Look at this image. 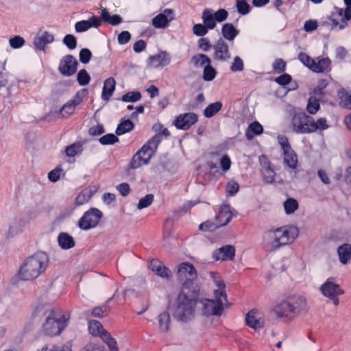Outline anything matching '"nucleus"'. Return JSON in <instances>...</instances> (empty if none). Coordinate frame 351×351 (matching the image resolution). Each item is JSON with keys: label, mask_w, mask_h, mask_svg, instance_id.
<instances>
[{"label": "nucleus", "mask_w": 351, "mask_h": 351, "mask_svg": "<svg viewBox=\"0 0 351 351\" xmlns=\"http://www.w3.org/2000/svg\"><path fill=\"white\" fill-rule=\"evenodd\" d=\"M199 293L189 291L186 287L181 289L170 308L172 316L176 321L187 323L194 319Z\"/></svg>", "instance_id": "f257e3e1"}, {"label": "nucleus", "mask_w": 351, "mask_h": 351, "mask_svg": "<svg viewBox=\"0 0 351 351\" xmlns=\"http://www.w3.org/2000/svg\"><path fill=\"white\" fill-rule=\"evenodd\" d=\"M307 311V300L300 295L287 298L274 308L276 316L284 322H291L300 314Z\"/></svg>", "instance_id": "f03ea898"}, {"label": "nucleus", "mask_w": 351, "mask_h": 351, "mask_svg": "<svg viewBox=\"0 0 351 351\" xmlns=\"http://www.w3.org/2000/svg\"><path fill=\"white\" fill-rule=\"evenodd\" d=\"M39 313L47 315L46 321L43 325V330L47 335H58L67 326L69 317L62 315L58 311H55L49 306H38L34 310V314Z\"/></svg>", "instance_id": "7ed1b4c3"}, {"label": "nucleus", "mask_w": 351, "mask_h": 351, "mask_svg": "<svg viewBox=\"0 0 351 351\" xmlns=\"http://www.w3.org/2000/svg\"><path fill=\"white\" fill-rule=\"evenodd\" d=\"M48 255L38 252L27 258L19 269V277L23 280H31L44 273L49 265Z\"/></svg>", "instance_id": "20e7f679"}, {"label": "nucleus", "mask_w": 351, "mask_h": 351, "mask_svg": "<svg viewBox=\"0 0 351 351\" xmlns=\"http://www.w3.org/2000/svg\"><path fill=\"white\" fill-rule=\"evenodd\" d=\"M161 142V135L156 134L138 150L132 157L130 163L131 169H135L147 165L154 155L158 145Z\"/></svg>", "instance_id": "39448f33"}, {"label": "nucleus", "mask_w": 351, "mask_h": 351, "mask_svg": "<svg viewBox=\"0 0 351 351\" xmlns=\"http://www.w3.org/2000/svg\"><path fill=\"white\" fill-rule=\"evenodd\" d=\"M299 230L296 226H288L278 228L269 232L271 244L274 249L293 243L298 236Z\"/></svg>", "instance_id": "423d86ee"}, {"label": "nucleus", "mask_w": 351, "mask_h": 351, "mask_svg": "<svg viewBox=\"0 0 351 351\" xmlns=\"http://www.w3.org/2000/svg\"><path fill=\"white\" fill-rule=\"evenodd\" d=\"M197 274L194 266L187 262L181 263L178 269V278L182 282L181 289L186 288L193 292L199 291V287L196 282Z\"/></svg>", "instance_id": "0eeeda50"}, {"label": "nucleus", "mask_w": 351, "mask_h": 351, "mask_svg": "<svg viewBox=\"0 0 351 351\" xmlns=\"http://www.w3.org/2000/svg\"><path fill=\"white\" fill-rule=\"evenodd\" d=\"M278 144L282 151L283 164L292 170L297 169L298 158L295 152L292 149L288 138L285 135L277 137Z\"/></svg>", "instance_id": "6e6552de"}, {"label": "nucleus", "mask_w": 351, "mask_h": 351, "mask_svg": "<svg viewBox=\"0 0 351 351\" xmlns=\"http://www.w3.org/2000/svg\"><path fill=\"white\" fill-rule=\"evenodd\" d=\"M102 213L97 208H92L84 213L78 221L82 230H87L96 227L102 217Z\"/></svg>", "instance_id": "1a4fd4ad"}, {"label": "nucleus", "mask_w": 351, "mask_h": 351, "mask_svg": "<svg viewBox=\"0 0 351 351\" xmlns=\"http://www.w3.org/2000/svg\"><path fill=\"white\" fill-rule=\"evenodd\" d=\"M222 297L215 298V300L202 299V311L205 316L220 315L223 310V306L226 304Z\"/></svg>", "instance_id": "9d476101"}, {"label": "nucleus", "mask_w": 351, "mask_h": 351, "mask_svg": "<svg viewBox=\"0 0 351 351\" xmlns=\"http://www.w3.org/2000/svg\"><path fill=\"white\" fill-rule=\"evenodd\" d=\"M311 117L304 112L295 113L291 123L293 132L300 134L310 133Z\"/></svg>", "instance_id": "9b49d317"}, {"label": "nucleus", "mask_w": 351, "mask_h": 351, "mask_svg": "<svg viewBox=\"0 0 351 351\" xmlns=\"http://www.w3.org/2000/svg\"><path fill=\"white\" fill-rule=\"evenodd\" d=\"M88 91L86 89H82L78 91L71 99L68 101L61 108L59 112V116L62 118H68L72 115L75 110V107L82 102L83 98L86 97Z\"/></svg>", "instance_id": "f8f14e48"}, {"label": "nucleus", "mask_w": 351, "mask_h": 351, "mask_svg": "<svg viewBox=\"0 0 351 351\" xmlns=\"http://www.w3.org/2000/svg\"><path fill=\"white\" fill-rule=\"evenodd\" d=\"M78 62L72 55L64 56L59 64L58 70L64 76H71L77 71Z\"/></svg>", "instance_id": "ddd939ff"}, {"label": "nucleus", "mask_w": 351, "mask_h": 351, "mask_svg": "<svg viewBox=\"0 0 351 351\" xmlns=\"http://www.w3.org/2000/svg\"><path fill=\"white\" fill-rule=\"evenodd\" d=\"M213 48L214 49V60L225 62L230 58L228 45L223 38H219L213 46Z\"/></svg>", "instance_id": "4468645a"}, {"label": "nucleus", "mask_w": 351, "mask_h": 351, "mask_svg": "<svg viewBox=\"0 0 351 351\" xmlns=\"http://www.w3.org/2000/svg\"><path fill=\"white\" fill-rule=\"evenodd\" d=\"M198 117L193 112H186L180 114L174 121V125L178 128L186 130L197 121Z\"/></svg>", "instance_id": "2eb2a0df"}, {"label": "nucleus", "mask_w": 351, "mask_h": 351, "mask_svg": "<svg viewBox=\"0 0 351 351\" xmlns=\"http://www.w3.org/2000/svg\"><path fill=\"white\" fill-rule=\"evenodd\" d=\"M319 290L323 295L328 298L344 293V291L340 288L339 285L334 282L332 278H328L326 282L321 285Z\"/></svg>", "instance_id": "dca6fc26"}, {"label": "nucleus", "mask_w": 351, "mask_h": 351, "mask_svg": "<svg viewBox=\"0 0 351 351\" xmlns=\"http://www.w3.org/2000/svg\"><path fill=\"white\" fill-rule=\"evenodd\" d=\"M173 19V11L171 9H165L152 19V25L156 28H165Z\"/></svg>", "instance_id": "f3484780"}, {"label": "nucleus", "mask_w": 351, "mask_h": 351, "mask_svg": "<svg viewBox=\"0 0 351 351\" xmlns=\"http://www.w3.org/2000/svg\"><path fill=\"white\" fill-rule=\"evenodd\" d=\"M210 277L217 287L214 290L215 298L222 297L225 302H227V294L225 291L226 285L220 275L217 272L210 271Z\"/></svg>", "instance_id": "a211bd4d"}, {"label": "nucleus", "mask_w": 351, "mask_h": 351, "mask_svg": "<svg viewBox=\"0 0 351 351\" xmlns=\"http://www.w3.org/2000/svg\"><path fill=\"white\" fill-rule=\"evenodd\" d=\"M101 24V21L97 16H93L88 20H82L75 24V29L77 32H84L92 27L97 28Z\"/></svg>", "instance_id": "6ab92c4d"}, {"label": "nucleus", "mask_w": 351, "mask_h": 351, "mask_svg": "<svg viewBox=\"0 0 351 351\" xmlns=\"http://www.w3.org/2000/svg\"><path fill=\"white\" fill-rule=\"evenodd\" d=\"M171 57L166 51H160L158 54L149 58L148 64L151 67L158 68L165 66L170 63Z\"/></svg>", "instance_id": "aec40b11"}, {"label": "nucleus", "mask_w": 351, "mask_h": 351, "mask_svg": "<svg viewBox=\"0 0 351 351\" xmlns=\"http://www.w3.org/2000/svg\"><path fill=\"white\" fill-rule=\"evenodd\" d=\"M245 321L246 324L254 330H259L264 326V321L261 319L260 314L255 310H252L247 313Z\"/></svg>", "instance_id": "412c9836"}, {"label": "nucleus", "mask_w": 351, "mask_h": 351, "mask_svg": "<svg viewBox=\"0 0 351 351\" xmlns=\"http://www.w3.org/2000/svg\"><path fill=\"white\" fill-rule=\"evenodd\" d=\"M53 35L47 31H45L34 38L33 43L36 49L43 51L45 45L53 43Z\"/></svg>", "instance_id": "4be33fe9"}, {"label": "nucleus", "mask_w": 351, "mask_h": 351, "mask_svg": "<svg viewBox=\"0 0 351 351\" xmlns=\"http://www.w3.org/2000/svg\"><path fill=\"white\" fill-rule=\"evenodd\" d=\"M232 214L228 205L223 204L219 208L218 214L215 217V221H217L220 227L227 225L231 220Z\"/></svg>", "instance_id": "5701e85b"}, {"label": "nucleus", "mask_w": 351, "mask_h": 351, "mask_svg": "<svg viewBox=\"0 0 351 351\" xmlns=\"http://www.w3.org/2000/svg\"><path fill=\"white\" fill-rule=\"evenodd\" d=\"M235 254V249L232 245H226L215 251L213 257L216 261L232 260Z\"/></svg>", "instance_id": "b1692460"}, {"label": "nucleus", "mask_w": 351, "mask_h": 351, "mask_svg": "<svg viewBox=\"0 0 351 351\" xmlns=\"http://www.w3.org/2000/svg\"><path fill=\"white\" fill-rule=\"evenodd\" d=\"M149 268L162 278L168 279L171 276L170 270L157 259H154L150 262Z\"/></svg>", "instance_id": "393cba45"}, {"label": "nucleus", "mask_w": 351, "mask_h": 351, "mask_svg": "<svg viewBox=\"0 0 351 351\" xmlns=\"http://www.w3.org/2000/svg\"><path fill=\"white\" fill-rule=\"evenodd\" d=\"M116 81L114 77H110L104 81L102 90L101 98L108 101L114 93L115 90Z\"/></svg>", "instance_id": "a878e982"}, {"label": "nucleus", "mask_w": 351, "mask_h": 351, "mask_svg": "<svg viewBox=\"0 0 351 351\" xmlns=\"http://www.w3.org/2000/svg\"><path fill=\"white\" fill-rule=\"evenodd\" d=\"M337 254L339 262L343 265H346L351 261V245L343 243L337 248Z\"/></svg>", "instance_id": "bb28decb"}, {"label": "nucleus", "mask_w": 351, "mask_h": 351, "mask_svg": "<svg viewBox=\"0 0 351 351\" xmlns=\"http://www.w3.org/2000/svg\"><path fill=\"white\" fill-rule=\"evenodd\" d=\"M58 242L60 247L63 250H69L73 247L75 242L72 236L66 232H61L58 237Z\"/></svg>", "instance_id": "cd10ccee"}, {"label": "nucleus", "mask_w": 351, "mask_h": 351, "mask_svg": "<svg viewBox=\"0 0 351 351\" xmlns=\"http://www.w3.org/2000/svg\"><path fill=\"white\" fill-rule=\"evenodd\" d=\"M221 34L223 37L229 40L233 41L235 37L239 34V30L232 23H225L221 28Z\"/></svg>", "instance_id": "c85d7f7f"}, {"label": "nucleus", "mask_w": 351, "mask_h": 351, "mask_svg": "<svg viewBox=\"0 0 351 351\" xmlns=\"http://www.w3.org/2000/svg\"><path fill=\"white\" fill-rule=\"evenodd\" d=\"M101 17L102 20L111 25H117L122 23L123 19L117 14L111 16L106 8L101 9Z\"/></svg>", "instance_id": "c756f323"}, {"label": "nucleus", "mask_w": 351, "mask_h": 351, "mask_svg": "<svg viewBox=\"0 0 351 351\" xmlns=\"http://www.w3.org/2000/svg\"><path fill=\"white\" fill-rule=\"evenodd\" d=\"M21 232V221L16 219H12L8 225V229L5 232L7 238H12Z\"/></svg>", "instance_id": "7c9ffc66"}, {"label": "nucleus", "mask_w": 351, "mask_h": 351, "mask_svg": "<svg viewBox=\"0 0 351 351\" xmlns=\"http://www.w3.org/2000/svg\"><path fill=\"white\" fill-rule=\"evenodd\" d=\"M263 132V126L258 122L250 123L245 131V136L247 140H251L255 135H260Z\"/></svg>", "instance_id": "2f4dec72"}, {"label": "nucleus", "mask_w": 351, "mask_h": 351, "mask_svg": "<svg viewBox=\"0 0 351 351\" xmlns=\"http://www.w3.org/2000/svg\"><path fill=\"white\" fill-rule=\"evenodd\" d=\"M202 19L203 24L208 29H213L216 27V21L211 10L205 9L202 12Z\"/></svg>", "instance_id": "473e14b6"}, {"label": "nucleus", "mask_w": 351, "mask_h": 351, "mask_svg": "<svg viewBox=\"0 0 351 351\" xmlns=\"http://www.w3.org/2000/svg\"><path fill=\"white\" fill-rule=\"evenodd\" d=\"M331 62L329 58H325L319 59L314 62L312 71L315 73H323L328 71L330 69Z\"/></svg>", "instance_id": "72a5a7b5"}, {"label": "nucleus", "mask_w": 351, "mask_h": 351, "mask_svg": "<svg viewBox=\"0 0 351 351\" xmlns=\"http://www.w3.org/2000/svg\"><path fill=\"white\" fill-rule=\"evenodd\" d=\"M159 328L161 332H166L169 330L170 326V315L168 312H164L158 317Z\"/></svg>", "instance_id": "f704fd0d"}, {"label": "nucleus", "mask_w": 351, "mask_h": 351, "mask_svg": "<svg viewBox=\"0 0 351 351\" xmlns=\"http://www.w3.org/2000/svg\"><path fill=\"white\" fill-rule=\"evenodd\" d=\"M88 330L93 335L99 336L100 337H101L103 332H107L104 329L101 324L96 320H90L88 322Z\"/></svg>", "instance_id": "c9c22d12"}, {"label": "nucleus", "mask_w": 351, "mask_h": 351, "mask_svg": "<svg viewBox=\"0 0 351 351\" xmlns=\"http://www.w3.org/2000/svg\"><path fill=\"white\" fill-rule=\"evenodd\" d=\"M310 128V133L315 132L317 130L322 131L327 129L328 128V125L327 124V121L325 118H319L315 122L314 119L311 117V124Z\"/></svg>", "instance_id": "e433bc0d"}, {"label": "nucleus", "mask_w": 351, "mask_h": 351, "mask_svg": "<svg viewBox=\"0 0 351 351\" xmlns=\"http://www.w3.org/2000/svg\"><path fill=\"white\" fill-rule=\"evenodd\" d=\"M191 62L195 67H201L210 64V59L205 54L199 53L192 57Z\"/></svg>", "instance_id": "4c0bfd02"}, {"label": "nucleus", "mask_w": 351, "mask_h": 351, "mask_svg": "<svg viewBox=\"0 0 351 351\" xmlns=\"http://www.w3.org/2000/svg\"><path fill=\"white\" fill-rule=\"evenodd\" d=\"M221 108L222 103L221 101L210 104L205 108L204 114L206 117L210 118L217 113Z\"/></svg>", "instance_id": "58836bf2"}, {"label": "nucleus", "mask_w": 351, "mask_h": 351, "mask_svg": "<svg viewBox=\"0 0 351 351\" xmlns=\"http://www.w3.org/2000/svg\"><path fill=\"white\" fill-rule=\"evenodd\" d=\"M133 128L134 124L130 120H123L118 125L116 130V134L117 135L120 136L130 132Z\"/></svg>", "instance_id": "ea45409f"}, {"label": "nucleus", "mask_w": 351, "mask_h": 351, "mask_svg": "<svg viewBox=\"0 0 351 351\" xmlns=\"http://www.w3.org/2000/svg\"><path fill=\"white\" fill-rule=\"evenodd\" d=\"M317 95H312L309 97L307 104V111L311 114H315L319 109V97L317 98Z\"/></svg>", "instance_id": "a19ab883"}, {"label": "nucleus", "mask_w": 351, "mask_h": 351, "mask_svg": "<svg viewBox=\"0 0 351 351\" xmlns=\"http://www.w3.org/2000/svg\"><path fill=\"white\" fill-rule=\"evenodd\" d=\"M101 339L107 344L110 351H118L117 341L108 332H103Z\"/></svg>", "instance_id": "79ce46f5"}, {"label": "nucleus", "mask_w": 351, "mask_h": 351, "mask_svg": "<svg viewBox=\"0 0 351 351\" xmlns=\"http://www.w3.org/2000/svg\"><path fill=\"white\" fill-rule=\"evenodd\" d=\"M91 197V191L88 189H84L76 197L75 203L77 205H82L88 202L90 199Z\"/></svg>", "instance_id": "37998d69"}, {"label": "nucleus", "mask_w": 351, "mask_h": 351, "mask_svg": "<svg viewBox=\"0 0 351 351\" xmlns=\"http://www.w3.org/2000/svg\"><path fill=\"white\" fill-rule=\"evenodd\" d=\"M83 150L81 143H75L69 145L65 149V154L69 157H74L77 154L81 153Z\"/></svg>", "instance_id": "c03bdc74"}, {"label": "nucleus", "mask_w": 351, "mask_h": 351, "mask_svg": "<svg viewBox=\"0 0 351 351\" xmlns=\"http://www.w3.org/2000/svg\"><path fill=\"white\" fill-rule=\"evenodd\" d=\"M284 208L287 214H292L298 208V203L296 199L289 198L284 202Z\"/></svg>", "instance_id": "a18cd8bd"}, {"label": "nucleus", "mask_w": 351, "mask_h": 351, "mask_svg": "<svg viewBox=\"0 0 351 351\" xmlns=\"http://www.w3.org/2000/svg\"><path fill=\"white\" fill-rule=\"evenodd\" d=\"M141 98V94L138 91L128 92L123 95L121 100L125 102H136L140 100Z\"/></svg>", "instance_id": "49530a36"}, {"label": "nucleus", "mask_w": 351, "mask_h": 351, "mask_svg": "<svg viewBox=\"0 0 351 351\" xmlns=\"http://www.w3.org/2000/svg\"><path fill=\"white\" fill-rule=\"evenodd\" d=\"M109 310L108 305L104 304L101 306H98L93 309L92 315L97 317H103L108 315Z\"/></svg>", "instance_id": "de8ad7c7"}, {"label": "nucleus", "mask_w": 351, "mask_h": 351, "mask_svg": "<svg viewBox=\"0 0 351 351\" xmlns=\"http://www.w3.org/2000/svg\"><path fill=\"white\" fill-rule=\"evenodd\" d=\"M77 80L80 85L86 86L90 82V77L85 69H82L77 73Z\"/></svg>", "instance_id": "09e8293b"}, {"label": "nucleus", "mask_w": 351, "mask_h": 351, "mask_svg": "<svg viewBox=\"0 0 351 351\" xmlns=\"http://www.w3.org/2000/svg\"><path fill=\"white\" fill-rule=\"evenodd\" d=\"M216 76V71L215 69L209 64L208 65H206L204 69L203 73V78L205 81H211Z\"/></svg>", "instance_id": "8fccbe9b"}, {"label": "nucleus", "mask_w": 351, "mask_h": 351, "mask_svg": "<svg viewBox=\"0 0 351 351\" xmlns=\"http://www.w3.org/2000/svg\"><path fill=\"white\" fill-rule=\"evenodd\" d=\"M154 201V195L152 194H147L144 197L140 199L137 205V208L141 210L147 208L152 204Z\"/></svg>", "instance_id": "3c124183"}, {"label": "nucleus", "mask_w": 351, "mask_h": 351, "mask_svg": "<svg viewBox=\"0 0 351 351\" xmlns=\"http://www.w3.org/2000/svg\"><path fill=\"white\" fill-rule=\"evenodd\" d=\"M219 225L217 221L215 220V221H212L208 220L199 225V230L202 231H213L215 229L219 228Z\"/></svg>", "instance_id": "603ef678"}, {"label": "nucleus", "mask_w": 351, "mask_h": 351, "mask_svg": "<svg viewBox=\"0 0 351 351\" xmlns=\"http://www.w3.org/2000/svg\"><path fill=\"white\" fill-rule=\"evenodd\" d=\"M101 145H112L119 141L118 137L113 134H108L99 139Z\"/></svg>", "instance_id": "864d4df0"}, {"label": "nucleus", "mask_w": 351, "mask_h": 351, "mask_svg": "<svg viewBox=\"0 0 351 351\" xmlns=\"http://www.w3.org/2000/svg\"><path fill=\"white\" fill-rule=\"evenodd\" d=\"M298 59L302 63L312 71L315 60L312 59L309 56L303 52L298 54Z\"/></svg>", "instance_id": "5fc2aeb1"}, {"label": "nucleus", "mask_w": 351, "mask_h": 351, "mask_svg": "<svg viewBox=\"0 0 351 351\" xmlns=\"http://www.w3.org/2000/svg\"><path fill=\"white\" fill-rule=\"evenodd\" d=\"M63 43L71 50L77 47V39L72 34H66L63 38Z\"/></svg>", "instance_id": "6e6d98bb"}, {"label": "nucleus", "mask_w": 351, "mask_h": 351, "mask_svg": "<svg viewBox=\"0 0 351 351\" xmlns=\"http://www.w3.org/2000/svg\"><path fill=\"white\" fill-rule=\"evenodd\" d=\"M274 71L277 73H281L285 71L286 62L281 58L275 60L272 64Z\"/></svg>", "instance_id": "4d7b16f0"}, {"label": "nucleus", "mask_w": 351, "mask_h": 351, "mask_svg": "<svg viewBox=\"0 0 351 351\" xmlns=\"http://www.w3.org/2000/svg\"><path fill=\"white\" fill-rule=\"evenodd\" d=\"M236 7L239 13L245 15L250 12V6L246 1H238Z\"/></svg>", "instance_id": "13d9d810"}, {"label": "nucleus", "mask_w": 351, "mask_h": 351, "mask_svg": "<svg viewBox=\"0 0 351 351\" xmlns=\"http://www.w3.org/2000/svg\"><path fill=\"white\" fill-rule=\"evenodd\" d=\"M263 176L265 182L267 183L271 184L275 181L276 173L273 168L263 170Z\"/></svg>", "instance_id": "bf43d9fd"}, {"label": "nucleus", "mask_w": 351, "mask_h": 351, "mask_svg": "<svg viewBox=\"0 0 351 351\" xmlns=\"http://www.w3.org/2000/svg\"><path fill=\"white\" fill-rule=\"evenodd\" d=\"M79 56L80 60L82 63L87 64L91 59L92 53L88 49L84 48L80 51Z\"/></svg>", "instance_id": "052dcab7"}, {"label": "nucleus", "mask_w": 351, "mask_h": 351, "mask_svg": "<svg viewBox=\"0 0 351 351\" xmlns=\"http://www.w3.org/2000/svg\"><path fill=\"white\" fill-rule=\"evenodd\" d=\"M244 68L243 60L239 57L236 56L234 58V61L230 66V69L232 72L242 71Z\"/></svg>", "instance_id": "680f3d73"}, {"label": "nucleus", "mask_w": 351, "mask_h": 351, "mask_svg": "<svg viewBox=\"0 0 351 351\" xmlns=\"http://www.w3.org/2000/svg\"><path fill=\"white\" fill-rule=\"evenodd\" d=\"M193 32L197 36H203L208 33V28L204 24H195L193 27Z\"/></svg>", "instance_id": "e2e57ef3"}, {"label": "nucleus", "mask_w": 351, "mask_h": 351, "mask_svg": "<svg viewBox=\"0 0 351 351\" xmlns=\"http://www.w3.org/2000/svg\"><path fill=\"white\" fill-rule=\"evenodd\" d=\"M10 46L14 49H18L25 45V40L20 36L11 38L9 40Z\"/></svg>", "instance_id": "0e129e2a"}, {"label": "nucleus", "mask_w": 351, "mask_h": 351, "mask_svg": "<svg viewBox=\"0 0 351 351\" xmlns=\"http://www.w3.org/2000/svg\"><path fill=\"white\" fill-rule=\"evenodd\" d=\"M328 82L326 80H320L314 90V95L321 98L323 96V90L327 86Z\"/></svg>", "instance_id": "69168bd1"}, {"label": "nucleus", "mask_w": 351, "mask_h": 351, "mask_svg": "<svg viewBox=\"0 0 351 351\" xmlns=\"http://www.w3.org/2000/svg\"><path fill=\"white\" fill-rule=\"evenodd\" d=\"M216 22L221 23L226 21L228 16V12L225 9H219L213 14Z\"/></svg>", "instance_id": "338daca9"}, {"label": "nucleus", "mask_w": 351, "mask_h": 351, "mask_svg": "<svg viewBox=\"0 0 351 351\" xmlns=\"http://www.w3.org/2000/svg\"><path fill=\"white\" fill-rule=\"evenodd\" d=\"M291 76L287 73H284L275 79V82L282 86L287 85L291 82Z\"/></svg>", "instance_id": "774afa93"}]
</instances>
